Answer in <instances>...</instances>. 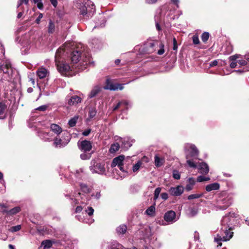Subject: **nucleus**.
Returning <instances> with one entry per match:
<instances>
[{
  "mask_svg": "<svg viewBox=\"0 0 249 249\" xmlns=\"http://www.w3.org/2000/svg\"><path fill=\"white\" fill-rule=\"evenodd\" d=\"M74 45V43L67 42L65 43L63 46L60 47L56 51L55 56V64L57 70L62 74H65L67 72L71 70V67L67 63L61 61L60 57L62 53H68V52L71 49V47Z\"/></svg>",
  "mask_w": 249,
  "mask_h": 249,
  "instance_id": "f257e3e1",
  "label": "nucleus"
},
{
  "mask_svg": "<svg viewBox=\"0 0 249 249\" xmlns=\"http://www.w3.org/2000/svg\"><path fill=\"white\" fill-rule=\"evenodd\" d=\"M230 217L226 216L221 221V235L217 234L214 237V241L217 243L218 246H222V241H229L233 236V232L231 231L230 225Z\"/></svg>",
  "mask_w": 249,
  "mask_h": 249,
  "instance_id": "f03ea898",
  "label": "nucleus"
},
{
  "mask_svg": "<svg viewBox=\"0 0 249 249\" xmlns=\"http://www.w3.org/2000/svg\"><path fill=\"white\" fill-rule=\"evenodd\" d=\"M231 196L225 192L219 194L216 199L215 207L217 210H224L227 209L232 203Z\"/></svg>",
  "mask_w": 249,
  "mask_h": 249,
  "instance_id": "7ed1b4c3",
  "label": "nucleus"
},
{
  "mask_svg": "<svg viewBox=\"0 0 249 249\" xmlns=\"http://www.w3.org/2000/svg\"><path fill=\"white\" fill-rule=\"evenodd\" d=\"M89 170L92 173H97L100 175H104L106 173L105 164L101 163L95 160H91Z\"/></svg>",
  "mask_w": 249,
  "mask_h": 249,
  "instance_id": "20e7f679",
  "label": "nucleus"
},
{
  "mask_svg": "<svg viewBox=\"0 0 249 249\" xmlns=\"http://www.w3.org/2000/svg\"><path fill=\"white\" fill-rule=\"evenodd\" d=\"M184 148L187 159H196L197 158L199 152L194 144L186 143L184 145Z\"/></svg>",
  "mask_w": 249,
  "mask_h": 249,
  "instance_id": "39448f33",
  "label": "nucleus"
},
{
  "mask_svg": "<svg viewBox=\"0 0 249 249\" xmlns=\"http://www.w3.org/2000/svg\"><path fill=\"white\" fill-rule=\"evenodd\" d=\"M84 50L85 49H84L82 50H75L73 51L71 53V61L73 63H76L79 61V57L80 55H82L83 56L85 55L86 58V60L84 61V62L86 63L85 65H87L88 63L90 62L89 57V56H88V57H87L86 53L84 52Z\"/></svg>",
  "mask_w": 249,
  "mask_h": 249,
  "instance_id": "423d86ee",
  "label": "nucleus"
},
{
  "mask_svg": "<svg viewBox=\"0 0 249 249\" xmlns=\"http://www.w3.org/2000/svg\"><path fill=\"white\" fill-rule=\"evenodd\" d=\"M63 134L67 137V139L63 140L62 139L56 137L54 139V144L57 147H63L65 146L70 141L71 139L70 134L67 131H64Z\"/></svg>",
  "mask_w": 249,
  "mask_h": 249,
  "instance_id": "0eeeda50",
  "label": "nucleus"
},
{
  "mask_svg": "<svg viewBox=\"0 0 249 249\" xmlns=\"http://www.w3.org/2000/svg\"><path fill=\"white\" fill-rule=\"evenodd\" d=\"M86 12V18L91 17L95 12V6L93 2L89 0H83Z\"/></svg>",
  "mask_w": 249,
  "mask_h": 249,
  "instance_id": "6e6552de",
  "label": "nucleus"
},
{
  "mask_svg": "<svg viewBox=\"0 0 249 249\" xmlns=\"http://www.w3.org/2000/svg\"><path fill=\"white\" fill-rule=\"evenodd\" d=\"M124 159V156L123 155H120L118 157L115 158L112 162L111 167H114L117 166L121 171L125 172V171L123 167V163Z\"/></svg>",
  "mask_w": 249,
  "mask_h": 249,
  "instance_id": "1a4fd4ad",
  "label": "nucleus"
},
{
  "mask_svg": "<svg viewBox=\"0 0 249 249\" xmlns=\"http://www.w3.org/2000/svg\"><path fill=\"white\" fill-rule=\"evenodd\" d=\"M164 220L168 224H172L177 221L176 213L173 211H168L164 215Z\"/></svg>",
  "mask_w": 249,
  "mask_h": 249,
  "instance_id": "9d476101",
  "label": "nucleus"
},
{
  "mask_svg": "<svg viewBox=\"0 0 249 249\" xmlns=\"http://www.w3.org/2000/svg\"><path fill=\"white\" fill-rule=\"evenodd\" d=\"M78 146L81 151L84 152H87L91 150L92 144L91 142L87 140H84L78 142Z\"/></svg>",
  "mask_w": 249,
  "mask_h": 249,
  "instance_id": "9b49d317",
  "label": "nucleus"
},
{
  "mask_svg": "<svg viewBox=\"0 0 249 249\" xmlns=\"http://www.w3.org/2000/svg\"><path fill=\"white\" fill-rule=\"evenodd\" d=\"M106 83L107 85L104 87L105 89H109L110 90H122L124 89L123 84L112 83L109 79L107 80Z\"/></svg>",
  "mask_w": 249,
  "mask_h": 249,
  "instance_id": "f8f14e48",
  "label": "nucleus"
},
{
  "mask_svg": "<svg viewBox=\"0 0 249 249\" xmlns=\"http://www.w3.org/2000/svg\"><path fill=\"white\" fill-rule=\"evenodd\" d=\"M184 188L181 185H178L176 187H171L169 190L171 195L174 196H179L183 192Z\"/></svg>",
  "mask_w": 249,
  "mask_h": 249,
  "instance_id": "ddd939ff",
  "label": "nucleus"
},
{
  "mask_svg": "<svg viewBox=\"0 0 249 249\" xmlns=\"http://www.w3.org/2000/svg\"><path fill=\"white\" fill-rule=\"evenodd\" d=\"M0 71H3V73L8 75L11 73L12 69L9 61H5L1 66H0Z\"/></svg>",
  "mask_w": 249,
  "mask_h": 249,
  "instance_id": "4468645a",
  "label": "nucleus"
},
{
  "mask_svg": "<svg viewBox=\"0 0 249 249\" xmlns=\"http://www.w3.org/2000/svg\"><path fill=\"white\" fill-rule=\"evenodd\" d=\"M197 168L199 172L202 174L206 175L209 171V166L205 162L200 163L197 166Z\"/></svg>",
  "mask_w": 249,
  "mask_h": 249,
  "instance_id": "2eb2a0df",
  "label": "nucleus"
},
{
  "mask_svg": "<svg viewBox=\"0 0 249 249\" xmlns=\"http://www.w3.org/2000/svg\"><path fill=\"white\" fill-rule=\"evenodd\" d=\"M116 141H119V142H122V147H124V148L128 149L132 145V143L129 141L128 139H123L122 138L115 137Z\"/></svg>",
  "mask_w": 249,
  "mask_h": 249,
  "instance_id": "dca6fc26",
  "label": "nucleus"
},
{
  "mask_svg": "<svg viewBox=\"0 0 249 249\" xmlns=\"http://www.w3.org/2000/svg\"><path fill=\"white\" fill-rule=\"evenodd\" d=\"M51 130L56 134L57 136L60 134L61 133H63L64 131H63L62 128L58 124H51L50 126Z\"/></svg>",
  "mask_w": 249,
  "mask_h": 249,
  "instance_id": "f3484780",
  "label": "nucleus"
},
{
  "mask_svg": "<svg viewBox=\"0 0 249 249\" xmlns=\"http://www.w3.org/2000/svg\"><path fill=\"white\" fill-rule=\"evenodd\" d=\"M187 181L188 183L186 185L185 189L189 192L193 189L194 186L196 184V181L194 178H190L188 179Z\"/></svg>",
  "mask_w": 249,
  "mask_h": 249,
  "instance_id": "a211bd4d",
  "label": "nucleus"
},
{
  "mask_svg": "<svg viewBox=\"0 0 249 249\" xmlns=\"http://www.w3.org/2000/svg\"><path fill=\"white\" fill-rule=\"evenodd\" d=\"M101 87L98 85L95 86L92 89L89 95V97L90 98L95 97L101 91Z\"/></svg>",
  "mask_w": 249,
  "mask_h": 249,
  "instance_id": "6ab92c4d",
  "label": "nucleus"
},
{
  "mask_svg": "<svg viewBox=\"0 0 249 249\" xmlns=\"http://www.w3.org/2000/svg\"><path fill=\"white\" fill-rule=\"evenodd\" d=\"M36 72L37 76L40 79L45 78L49 73L45 68L42 67L38 69Z\"/></svg>",
  "mask_w": 249,
  "mask_h": 249,
  "instance_id": "aec40b11",
  "label": "nucleus"
},
{
  "mask_svg": "<svg viewBox=\"0 0 249 249\" xmlns=\"http://www.w3.org/2000/svg\"><path fill=\"white\" fill-rule=\"evenodd\" d=\"M81 102V98L76 95L72 96L68 101V104L70 106L76 105Z\"/></svg>",
  "mask_w": 249,
  "mask_h": 249,
  "instance_id": "412c9836",
  "label": "nucleus"
},
{
  "mask_svg": "<svg viewBox=\"0 0 249 249\" xmlns=\"http://www.w3.org/2000/svg\"><path fill=\"white\" fill-rule=\"evenodd\" d=\"M38 136L45 141H51L52 140L51 134L49 132L40 131L38 132Z\"/></svg>",
  "mask_w": 249,
  "mask_h": 249,
  "instance_id": "4be33fe9",
  "label": "nucleus"
},
{
  "mask_svg": "<svg viewBox=\"0 0 249 249\" xmlns=\"http://www.w3.org/2000/svg\"><path fill=\"white\" fill-rule=\"evenodd\" d=\"M219 187V184L215 182L207 185L206 186V190L207 192H211L212 191L218 190Z\"/></svg>",
  "mask_w": 249,
  "mask_h": 249,
  "instance_id": "5701e85b",
  "label": "nucleus"
},
{
  "mask_svg": "<svg viewBox=\"0 0 249 249\" xmlns=\"http://www.w3.org/2000/svg\"><path fill=\"white\" fill-rule=\"evenodd\" d=\"M6 106L3 103H0V119H4L6 117Z\"/></svg>",
  "mask_w": 249,
  "mask_h": 249,
  "instance_id": "b1692460",
  "label": "nucleus"
},
{
  "mask_svg": "<svg viewBox=\"0 0 249 249\" xmlns=\"http://www.w3.org/2000/svg\"><path fill=\"white\" fill-rule=\"evenodd\" d=\"M78 7L79 9L80 14L86 18L87 11H86L85 5L84 4L83 0H80V2L78 3Z\"/></svg>",
  "mask_w": 249,
  "mask_h": 249,
  "instance_id": "393cba45",
  "label": "nucleus"
},
{
  "mask_svg": "<svg viewBox=\"0 0 249 249\" xmlns=\"http://www.w3.org/2000/svg\"><path fill=\"white\" fill-rule=\"evenodd\" d=\"M198 210L196 207H192L188 208L187 211V214L189 217H193L196 215Z\"/></svg>",
  "mask_w": 249,
  "mask_h": 249,
  "instance_id": "a878e982",
  "label": "nucleus"
},
{
  "mask_svg": "<svg viewBox=\"0 0 249 249\" xmlns=\"http://www.w3.org/2000/svg\"><path fill=\"white\" fill-rule=\"evenodd\" d=\"M124 105L126 106V109H128V106L130 105L129 102L126 100H122L121 102H119L113 108V110H116L118 109L121 106Z\"/></svg>",
  "mask_w": 249,
  "mask_h": 249,
  "instance_id": "bb28decb",
  "label": "nucleus"
},
{
  "mask_svg": "<svg viewBox=\"0 0 249 249\" xmlns=\"http://www.w3.org/2000/svg\"><path fill=\"white\" fill-rule=\"evenodd\" d=\"M158 43L157 41L149 43L147 46L148 53H152L154 52L155 50V49H154V47L156 45L158 46Z\"/></svg>",
  "mask_w": 249,
  "mask_h": 249,
  "instance_id": "cd10ccee",
  "label": "nucleus"
},
{
  "mask_svg": "<svg viewBox=\"0 0 249 249\" xmlns=\"http://www.w3.org/2000/svg\"><path fill=\"white\" fill-rule=\"evenodd\" d=\"M57 242L55 241H51L49 240H46L43 241L42 242V245L44 246V249H49L51 248L53 244L57 243Z\"/></svg>",
  "mask_w": 249,
  "mask_h": 249,
  "instance_id": "c85d7f7f",
  "label": "nucleus"
},
{
  "mask_svg": "<svg viewBox=\"0 0 249 249\" xmlns=\"http://www.w3.org/2000/svg\"><path fill=\"white\" fill-rule=\"evenodd\" d=\"M120 147V144L118 142H115L112 144L109 149V152L110 153H114L119 149Z\"/></svg>",
  "mask_w": 249,
  "mask_h": 249,
  "instance_id": "c756f323",
  "label": "nucleus"
},
{
  "mask_svg": "<svg viewBox=\"0 0 249 249\" xmlns=\"http://www.w3.org/2000/svg\"><path fill=\"white\" fill-rule=\"evenodd\" d=\"M126 230L127 228L126 225H122L116 228V231L117 233L119 234H124V233H125Z\"/></svg>",
  "mask_w": 249,
  "mask_h": 249,
  "instance_id": "7c9ffc66",
  "label": "nucleus"
},
{
  "mask_svg": "<svg viewBox=\"0 0 249 249\" xmlns=\"http://www.w3.org/2000/svg\"><path fill=\"white\" fill-rule=\"evenodd\" d=\"M55 25L52 20H50L48 27V32L49 34H52L54 32Z\"/></svg>",
  "mask_w": 249,
  "mask_h": 249,
  "instance_id": "2f4dec72",
  "label": "nucleus"
},
{
  "mask_svg": "<svg viewBox=\"0 0 249 249\" xmlns=\"http://www.w3.org/2000/svg\"><path fill=\"white\" fill-rule=\"evenodd\" d=\"M21 210V209L19 207H16L8 211V215H14L18 212H19Z\"/></svg>",
  "mask_w": 249,
  "mask_h": 249,
  "instance_id": "473e14b6",
  "label": "nucleus"
},
{
  "mask_svg": "<svg viewBox=\"0 0 249 249\" xmlns=\"http://www.w3.org/2000/svg\"><path fill=\"white\" fill-rule=\"evenodd\" d=\"M155 208L154 206H151L145 211V213L149 216H153L155 213Z\"/></svg>",
  "mask_w": 249,
  "mask_h": 249,
  "instance_id": "72a5a7b5",
  "label": "nucleus"
},
{
  "mask_svg": "<svg viewBox=\"0 0 249 249\" xmlns=\"http://www.w3.org/2000/svg\"><path fill=\"white\" fill-rule=\"evenodd\" d=\"M163 164V160L160 159L157 155L155 156V164L157 167H160Z\"/></svg>",
  "mask_w": 249,
  "mask_h": 249,
  "instance_id": "f704fd0d",
  "label": "nucleus"
},
{
  "mask_svg": "<svg viewBox=\"0 0 249 249\" xmlns=\"http://www.w3.org/2000/svg\"><path fill=\"white\" fill-rule=\"evenodd\" d=\"M203 196L202 194H194L189 195L188 196V199L189 200H191L193 199L199 198Z\"/></svg>",
  "mask_w": 249,
  "mask_h": 249,
  "instance_id": "c9c22d12",
  "label": "nucleus"
},
{
  "mask_svg": "<svg viewBox=\"0 0 249 249\" xmlns=\"http://www.w3.org/2000/svg\"><path fill=\"white\" fill-rule=\"evenodd\" d=\"M78 119L77 117H74L71 119L69 121V124L70 126L72 127L75 125L76 123L77 122Z\"/></svg>",
  "mask_w": 249,
  "mask_h": 249,
  "instance_id": "e433bc0d",
  "label": "nucleus"
},
{
  "mask_svg": "<svg viewBox=\"0 0 249 249\" xmlns=\"http://www.w3.org/2000/svg\"><path fill=\"white\" fill-rule=\"evenodd\" d=\"M80 188L81 191L85 193H88L89 192V188L85 184H80Z\"/></svg>",
  "mask_w": 249,
  "mask_h": 249,
  "instance_id": "4c0bfd02",
  "label": "nucleus"
},
{
  "mask_svg": "<svg viewBox=\"0 0 249 249\" xmlns=\"http://www.w3.org/2000/svg\"><path fill=\"white\" fill-rule=\"evenodd\" d=\"M142 164V162L141 161H138L133 166V171L134 172H136L138 171L141 166Z\"/></svg>",
  "mask_w": 249,
  "mask_h": 249,
  "instance_id": "58836bf2",
  "label": "nucleus"
},
{
  "mask_svg": "<svg viewBox=\"0 0 249 249\" xmlns=\"http://www.w3.org/2000/svg\"><path fill=\"white\" fill-rule=\"evenodd\" d=\"M210 35L208 32H204L201 36V39L203 42H206L209 38Z\"/></svg>",
  "mask_w": 249,
  "mask_h": 249,
  "instance_id": "ea45409f",
  "label": "nucleus"
},
{
  "mask_svg": "<svg viewBox=\"0 0 249 249\" xmlns=\"http://www.w3.org/2000/svg\"><path fill=\"white\" fill-rule=\"evenodd\" d=\"M91 157V154L86 153V152H84L80 155V158L83 160H86L89 159Z\"/></svg>",
  "mask_w": 249,
  "mask_h": 249,
  "instance_id": "a19ab883",
  "label": "nucleus"
},
{
  "mask_svg": "<svg viewBox=\"0 0 249 249\" xmlns=\"http://www.w3.org/2000/svg\"><path fill=\"white\" fill-rule=\"evenodd\" d=\"M210 178L209 177H205L202 176H199L197 178V181L201 182L204 181H208L210 180Z\"/></svg>",
  "mask_w": 249,
  "mask_h": 249,
  "instance_id": "79ce46f5",
  "label": "nucleus"
},
{
  "mask_svg": "<svg viewBox=\"0 0 249 249\" xmlns=\"http://www.w3.org/2000/svg\"><path fill=\"white\" fill-rule=\"evenodd\" d=\"M21 228V225H18L15 226H13L10 229V231L14 232L19 231Z\"/></svg>",
  "mask_w": 249,
  "mask_h": 249,
  "instance_id": "37998d69",
  "label": "nucleus"
},
{
  "mask_svg": "<svg viewBox=\"0 0 249 249\" xmlns=\"http://www.w3.org/2000/svg\"><path fill=\"white\" fill-rule=\"evenodd\" d=\"M161 189L160 187H158L155 189V190L154 191V198L155 200L157 199L159 197V195L161 191Z\"/></svg>",
  "mask_w": 249,
  "mask_h": 249,
  "instance_id": "c03bdc74",
  "label": "nucleus"
},
{
  "mask_svg": "<svg viewBox=\"0 0 249 249\" xmlns=\"http://www.w3.org/2000/svg\"><path fill=\"white\" fill-rule=\"evenodd\" d=\"M34 2L36 4L37 7L39 9H42L43 7V5L42 2V0H34Z\"/></svg>",
  "mask_w": 249,
  "mask_h": 249,
  "instance_id": "a18cd8bd",
  "label": "nucleus"
},
{
  "mask_svg": "<svg viewBox=\"0 0 249 249\" xmlns=\"http://www.w3.org/2000/svg\"><path fill=\"white\" fill-rule=\"evenodd\" d=\"M85 212L89 216H91L93 214L94 209L91 207H88L87 209L85 210Z\"/></svg>",
  "mask_w": 249,
  "mask_h": 249,
  "instance_id": "49530a36",
  "label": "nucleus"
},
{
  "mask_svg": "<svg viewBox=\"0 0 249 249\" xmlns=\"http://www.w3.org/2000/svg\"><path fill=\"white\" fill-rule=\"evenodd\" d=\"M173 178L176 179H179L180 178V175L179 173L176 170L173 171Z\"/></svg>",
  "mask_w": 249,
  "mask_h": 249,
  "instance_id": "de8ad7c7",
  "label": "nucleus"
},
{
  "mask_svg": "<svg viewBox=\"0 0 249 249\" xmlns=\"http://www.w3.org/2000/svg\"><path fill=\"white\" fill-rule=\"evenodd\" d=\"M29 2V0H18L17 4V7H19L23 3L26 5H27Z\"/></svg>",
  "mask_w": 249,
  "mask_h": 249,
  "instance_id": "09e8293b",
  "label": "nucleus"
},
{
  "mask_svg": "<svg viewBox=\"0 0 249 249\" xmlns=\"http://www.w3.org/2000/svg\"><path fill=\"white\" fill-rule=\"evenodd\" d=\"M160 49L158 51V54L159 55H161L164 53V45L162 43H160Z\"/></svg>",
  "mask_w": 249,
  "mask_h": 249,
  "instance_id": "8fccbe9b",
  "label": "nucleus"
},
{
  "mask_svg": "<svg viewBox=\"0 0 249 249\" xmlns=\"http://www.w3.org/2000/svg\"><path fill=\"white\" fill-rule=\"evenodd\" d=\"M193 42L194 44H198L199 40L198 36H193Z\"/></svg>",
  "mask_w": 249,
  "mask_h": 249,
  "instance_id": "3c124183",
  "label": "nucleus"
},
{
  "mask_svg": "<svg viewBox=\"0 0 249 249\" xmlns=\"http://www.w3.org/2000/svg\"><path fill=\"white\" fill-rule=\"evenodd\" d=\"M187 163L189 165V166H190L191 167H194V168H196V165L195 163H194L193 161H192L190 160V159H187Z\"/></svg>",
  "mask_w": 249,
  "mask_h": 249,
  "instance_id": "603ef678",
  "label": "nucleus"
},
{
  "mask_svg": "<svg viewBox=\"0 0 249 249\" xmlns=\"http://www.w3.org/2000/svg\"><path fill=\"white\" fill-rule=\"evenodd\" d=\"M237 62V63L240 66H245L247 64V61L245 60H239Z\"/></svg>",
  "mask_w": 249,
  "mask_h": 249,
  "instance_id": "864d4df0",
  "label": "nucleus"
},
{
  "mask_svg": "<svg viewBox=\"0 0 249 249\" xmlns=\"http://www.w3.org/2000/svg\"><path fill=\"white\" fill-rule=\"evenodd\" d=\"M159 0H145L146 3L148 4H153L156 3Z\"/></svg>",
  "mask_w": 249,
  "mask_h": 249,
  "instance_id": "5fc2aeb1",
  "label": "nucleus"
},
{
  "mask_svg": "<svg viewBox=\"0 0 249 249\" xmlns=\"http://www.w3.org/2000/svg\"><path fill=\"white\" fill-rule=\"evenodd\" d=\"M96 113V112L94 110L92 109V110H90L89 112V117L90 118H93V117H94L95 116Z\"/></svg>",
  "mask_w": 249,
  "mask_h": 249,
  "instance_id": "6e6d98bb",
  "label": "nucleus"
},
{
  "mask_svg": "<svg viewBox=\"0 0 249 249\" xmlns=\"http://www.w3.org/2000/svg\"><path fill=\"white\" fill-rule=\"evenodd\" d=\"M157 222L160 225L163 226H165L168 224L165 220H157Z\"/></svg>",
  "mask_w": 249,
  "mask_h": 249,
  "instance_id": "4d7b16f0",
  "label": "nucleus"
},
{
  "mask_svg": "<svg viewBox=\"0 0 249 249\" xmlns=\"http://www.w3.org/2000/svg\"><path fill=\"white\" fill-rule=\"evenodd\" d=\"M91 132V129H88L82 132V135L85 136H88Z\"/></svg>",
  "mask_w": 249,
  "mask_h": 249,
  "instance_id": "13d9d810",
  "label": "nucleus"
},
{
  "mask_svg": "<svg viewBox=\"0 0 249 249\" xmlns=\"http://www.w3.org/2000/svg\"><path fill=\"white\" fill-rule=\"evenodd\" d=\"M47 106H46V105H43V106H41L40 107H37L36 109V110H40V111H45L46 110V109H47Z\"/></svg>",
  "mask_w": 249,
  "mask_h": 249,
  "instance_id": "bf43d9fd",
  "label": "nucleus"
},
{
  "mask_svg": "<svg viewBox=\"0 0 249 249\" xmlns=\"http://www.w3.org/2000/svg\"><path fill=\"white\" fill-rule=\"evenodd\" d=\"M161 197L163 200H166L168 198V195L166 193H163L161 194Z\"/></svg>",
  "mask_w": 249,
  "mask_h": 249,
  "instance_id": "052dcab7",
  "label": "nucleus"
},
{
  "mask_svg": "<svg viewBox=\"0 0 249 249\" xmlns=\"http://www.w3.org/2000/svg\"><path fill=\"white\" fill-rule=\"evenodd\" d=\"M43 18V14L41 13H40L38 15V17L36 20V22L37 24H39L40 23L41 19Z\"/></svg>",
  "mask_w": 249,
  "mask_h": 249,
  "instance_id": "680f3d73",
  "label": "nucleus"
},
{
  "mask_svg": "<svg viewBox=\"0 0 249 249\" xmlns=\"http://www.w3.org/2000/svg\"><path fill=\"white\" fill-rule=\"evenodd\" d=\"M94 221V219H92V218H89L88 219H85L84 220V222L86 223H88L89 224H90L91 223H92Z\"/></svg>",
  "mask_w": 249,
  "mask_h": 249,
  "instance_id": "e2e57ef3",
  "label": "nucleus"
},
{
  "mask_svg": "<svg viewBox=\"0 0 249 249\" xmlns=\"http://www.w3.org/2000/svg\"><path fill=\"white\" fill-rule=\"evenodd\" d=\"M218 61L216 60L213 61L210 63V67H214L217 65Z\"/></svg>",
  "mask_w": 249,
  "mask_h": 249,
  "instance_id": "0e129e2a",
  "label": "nucleus"
},
{
  "mask_svg": "<svg viewBox=\"0 0 249 249\" xmlns=\"http://www.w3.org/2000/svg\"><path fill=\"white\" fill-rule=\"evenodd\" d=\"M82 209H83V208L81 206H78L75 209V212L76 213H79V212H81Z\"/></svg>",
  "mask_w": 249,
  "mask_h": 249,
  "instance_id": "69168bd1",
  "label": "nucleus"
},
{
  "mask_svg": "<svg viewBox=\"0 0 249 249\" xmlns=\"http://www.w3.org/2000/svg\"><path fill=\"white\" fill-rule=\"evenodd\" d=\"M101 193L100 192H97L95 195H92V196H94L97 199H99L101 197Z\"/></svg>",
  "mask_w": 249,
  "mask_h": 249,
  "instance_id": "338daca9",
  "label": "nucleus"
},
{
  "mask_svg": "<svg viewBox=\"0 0 249 249\" xmlns=\"http://www.w3.org/2000/svg\"><path fill=\"white\" fill-rule=\"evenodd\" d=\"M52 3V4L54 7H56L57 5V0H49Z\"/></svg>",
  "mask_w": 249,
  "mask_h": 249,
  "instance_id": "774afa93",
  "label": "nucleus"
}]
</instances>
